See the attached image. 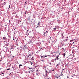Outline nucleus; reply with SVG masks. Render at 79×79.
Segmentation results:
<instances>
[{"mask_svg": "<svg viewBox=\"0 0 79 79\" xmlns=\"http://www.w3.org/2000/svg\"><path fill=\"white\" fill-rule=\"evenodd\" d=\"M63 71H64V69H63L62 70L61 72L59 73V76H64L63 74Z\"/></svg>", "mask_w": 79, "mask_h": 79, "instance_id": "nucleus-1", "label": "nucleus"}, {"mask_svg": "<svg viewBox=\"0 0 79 79\" xmlns=\"http://www.w3.org/2000/svg\"><path fill=\"white\" fill-rule=\"evenodd\" d=\"M58 57H59V55L57 56V57H56L55 59H54V60H58Z\"/></svg>", "mask_w": 79, "mask_h": 79, "instance_id": "nucleus-5", "label": "nucleus"}, {"mask_svg": "<svg viewBox=\"0 0 79 79\" xmlns=\"http://www.w3.org/2000/svg\"><path fill=\"white\" fill-rule=\"evenodd\" d=\"M31 60H34V57H32L31 59Z\"/></svg>", "mask_w": 79, "mask_h": 79, "instance_id": "nucleus-10", "label": "nucleus"}, {"mask_svg": "<svg viewBox=\"0 0 79 79\" xmlns=\"http://www.w3.org/2000/svg\"><path fill=\"white\" fill-rule=\"evenodd\" d=\"M9 64H10V65H11V64L10 63H9Z\"/></svg>", "mask_w": 79, "mask_h": 79, "instance_id": "nucleus-18", "label": "nucleus"}, {"mask_svg": "<svg viewBox=\"0 0 79 79\" xmlns=\"http://www.w3.org/2000/svg\"><path fill=\"white\" fill-rule=\"evenodd\" d=\"M14 65H13V66L12 67V68H13V69L15 68V67H14Z\"/></svg>", "mask_w": 79, "mask_h": 79, "instance_id": "nucleus-12", "label": "nucleus"}, {"mask_svg": "<svg viewBox=\"0 0 79 79\" xmlns=\"http://www.w3.org/2000/svg\"><path fill=\"white\" fill-rule=\"evenodd\" d=\"M25 56V58H26V56Z\"/></svg>", "mask_w": 79, "mask_h": 79, "instance_id": "nucleus-29", "label": "nucleus"}, {"mask_svg": "<svg viewBox=\"0 0 79 79\" xmlns=\"http://www.w3.org/2000/svg\"><path fill=\"white\" fill-rule=\"evenodd\" d=\"M3 39H4L6 41L7 40V39L5 37H3Z\"/></svg>", "mask_w": 79, "mask_h": 79, "instance_id": "nucleus-6", "label": "nucleus"}, {"mask_svg": "<svg viewBox=\"0 0 79 79\" xmlns=\"http://www.w3.org/2000/svg\"><path fill=\"white\" fill-rule=\"evenodd\" d=\"M58 64H57V66H58Z\"/></svg>", "mask_w": 79, "mask_h": 79, "instance_id": "nucleus-33", "label": "nucleus"}, {"mask_svg": "<svg viewBox=\"0 0 79 79\" xmlns=\"http://www.w3.org/2000/svg\"><path fill=\"white\" fill-rule=\"evenodd\" d=\"M47 73H48V72L47 71H46Z\"/></svg>", "mask_w": 79, "mask_h": 79, "instance_id": "nucleus-24", "label": "nucleus"}, {"mask_svg": "<svg viewBox=\"0 0 79 79\" xmlns=\"http://www.w3.org/2000/svg\"><path fill=\"white\" fill-rule=\"evenodd\" d=\"M32 63H31V65H32Z\"/></svg>", "mask_w": 79, "mask_h": 79, "instance_id": "nucleus-22", "label": "nucleus"}, {"mask_svg": "<svg viewBox=\"0 0 79 79\" xmlns=\"http://www.w3.org/2000/svg\"><path fill=\"white\" fill-rule=\"evenodd\" d=\"M46 32L47 33V34H48V31H46Z\"/></svg>", "mask_w": 79, "mask_h": 79, "instance_id": "nucleus-17", "label": "nucleus"}, {"mask_svg": "<svg viewBox=\"0 0 79 79\" xmlns=\"http://www.w3.org/2000/svg\"><path fill=\"white\" fill-rule=\"evenodd\" d=\"M10 5H9V8H10Z\"/></svg>", "mask_w": 79, "mask_h": 79, "instance_id": "nucleus-26", "label": "nucleus"}, {"mask_svg": "<svg viewBox=\"0 0 79 79\" xmlns=\"http://www.w3.org/2000/svg\"><path fill=\"white\" fill-rule=\"evenodd\" d=\"M7 70H10V69H7Z\"/></svg>", "mask_w": 79, "mask_h": 79, "instance_id": "nucleus-21", "label": "nucleus"}, {"mask_svg": "<svg viewBox=\"0 0 79 79\" xmlns=\"http://www.w3.org/2000/svg\"><path fill=\"white\" fill-rule=\"evenodd\" d=\"M75 16H76V15Z\"/></svg>", "mask_w": 79, "mask_h": 79, "instance_id": "nucleus-35", "label": "nucleus"}, {"mask_svg": "<svg viewBox=\"0 0 79 79\" xmlns=\"http://www.w3.org/2000/svg\"><path fill=\"white\" fill-rule=\"evenodd\" d=\"M32 56L31 55H29L28 57V58L29 59V60H31L32 58Z\"/></svg>", "mask_w": 79, "mask_h": 79, "instance_id": "nucleus-3", "label": "nucleus"}, {"mask_svg": "<svg viewBox=\"0 0 79 79\" xmlns=\"http://www.w3.org/2000/svg\"><path fill=\"white\" fill-rule=\"evenodd\" d=\"M28 52L29 55H31V54H32V51H28Z\"/></svg>", "mask_w": 79, "mask_h": 79, "instance_id": "nucleus-4", "label": "nucleus"}, {"mask_svg": "<svg viewBox=\"0 0 79 79\" xmlns=\"http://www.w3.org/2000/svg\"><path fill=\"white\" fill-rule=\"evenodd\" d=\"M8 41H9V40H8Z\"/></svg>", "mask_w": 79, "mask_h": 79, "instance_id": "nucleus-32", "label": "nucleus"}, {"mask_svg": "<svg viewBox=\"0 0 79 79\" xmlns=\"http://www.w3.org/2000/svg\"><path fill=\"white\" fill-rule=\"evenodd\" d=\"M27 31H28V30H27Z\"/></svg>", "mask_w": 79, "mask_h": 79, "instance_id": "nucleus-28", "label": "nucleus"}, {"mask_svg": "<svg viewBox=\"0 0 79 79\" xmlns=\"http://www.w3.org/2000/svg\"><path fill=\"white\" fill-rule=\"evenodd\" d=\"M37 26H38L36 27V28H37L38 27H39V26H40V22H39L38 24H37Z\"/></svg>", "mask_w": 79, "mask_h": 79, "instance_id": "nucleus-7", "label": "nucleus"}, {"mask_svg": "<svg viewBox=\"0 0 79 79\" xmlns=\"http://www.w3.org/2000/svg\"><path fill=\"white\" fill-rule=\"evenodd\" d=\"M4 74V73H2V74Z\"/></svg>", "mask_w": 79, "mask_h": 79, "instance_id": "nucleus-19", "label": "nucleus"}, {"mask_svg": "<svg viewBox=\"0 0 79 79\" xmlns=\"http://www.w3.org/2000/svg\"><path fill=\"white\" fill-rule=\"evenodd\" d=\"M72 41H73V40H70V42H71Z\"/></svg>", "mask_w": 79, "mask_h": 79, "instance_id": "nucleus-15", "label": "nucleus"}, {"mask_svg": "<svg viewBox=\"0 0 79 79\" xmlns=\"http://www.w3.org/2000/svg\"><path fill=\"white\" fill-rule=\"evenodd\" d=\"M64 79H65V78H64Z\"/></svg>", "mask_w": 79, "mask_h": 79, "instance_id": "nucleus-34", "label": "nucleus"}, {"mask_svg": "<svg viewBox=\"0 0 79 79\" xmlns=\"http://www.w3.org/2000/svg\"><path fill=\"white\" fill-rule=\"evenodd\" d=\"M9 79L8 78H7V79Z\"/></svg>", "mask_w": 79, "mask_h": 79, "instance_id": "nucleus-25", "label": "nucleus"}, {"mask_svg": "<svg viewBox=\"0 0 79 79\" xmlns=\"http://www.w3.org/2000/svg\"><path fill=\"white\" fill-rule=\"evenodd\" d=\"M63 45H62V47H63Z\"/></svg>", "mask_w": 79, "mask_h": 79, "instance_id": "nucleus-23", "label": "nucleus"}, {"mask_svg": "<svg viewBox=\"0 0 79 79\" xmlns=\"http://www.w3.org/2000/svg\"><path fill=\"white\" fill-rule=\"evenodd\" d=\"M29 63H31L32 62L30 61L29 62Z\"/></svg>", "mask_w": 79, "mask_h": 79, "instance_id": "nucleus-20", "label": "nucleus"}, {"mask_svg": "<svg viewBox=\"0 0 79 79\" xmlns=\"http://www.w3.org/2000/svg\"><path fill=\"white\" fill-rule=\"evenodd\" d=\"M23 66V65L20 64L19 65V67H20V66Z\"/></svg>", "mask_w": 79, "mask_h": 79, "instance_id": "nucleus-13", "label": "nucleus"}, {"mask_svg": "<svg viewBox=\"0 0 79 79\" xmlns=\"http://www.w3.org/2000/svg\"><path fill=\"white\" fill-rule=\"evenodd\" d=\"M25 14H26V13L25 12Z\"/></svg>", "mask_w": 79, "mask_h": 79, "instance_id": "nucleus-30", "label": "nucleus"}, {"mask_svg": "<svg viewBox=\"0 0 79 79\" xmlns=\"http://www.w3.org/2000/svg\"><path fill=\"white\" fill-rule=\"evenodd\" d=\"M55 77H56V79H58V78H59V77H58L57 76H55Z\"/></svg>", "mask_w": 79, "mask_h": 79, "instance_id": "nucleus-9", "label": "nucleus"}, {"mask_svg": "<svg viewBox=\"0 0 79 79\" xmlns=\"http://www.w3.org/2000/svg\"><path fill=\"white\" fill-rule=\"evenodd\" d=\"M42 61H44V60H42Z\"/></svg>", "mask_w": 79, "mask_h": 79, "instance_id": "nucleus-27", "label": "nucleus"}, {"mask_svg": "<svg viewBox=\"0 0 79 79\" xmlns=\"http://www.w3.org/2000/svg\"><path fill=\"white\" fill-rule=\"evenodd\" d=\"M53 29L54 31H55L56 30V28H54Z\"/></svg>", "mask_w": 79, "mask_h": 79, "instance_id": "nucleus-14", "label": "nucleus"}, {"mask_svg": "<svg viewBox=\"0 0 79 79\" xmlns=\"http://www.w3.org/2000/svg\"><path fill=\"white\" fill-rule=\"evenodd\" d=\"M47 56H41V58H45V57H47Z\"/></svg>", "mask_w": 79, "mask_h": 79, "instance_id": "nucleus-8", "label": "nucleus"}, {"mask_svg": "<svg viewBox=\"0 0 79 79\" xmlns=\"http://www.w3.org/2000/svg\"><path fill=\"white\" fill-rule=\"evenodd\" d=\"M65 55H66L65 54V53H64V54H63V55H64V56H65Z\"/></svg>", "mask_w": 79, "mask_h": 79, "instance_id": "nucleus-16", "label": "nucleus"}, {"mask_svg": "<svg viewBox=\"0 0 79 79\" xmlns=\"http://www.w3.org/2000/svg\"><path fill=\"white\" fill-rule=\"evenodd\" d=\"M29 68V69L30 70V71H29V73H32V72L34 71V70L32 69L31 68Z\"/></svg>", "mask_w": 79, "mask_h": 79, "instance_id": "nucleus-2", "label": "nucleus"}, {"mask_svg": "<svg viewBox=\"0 0 79 79\" xmlns=\"http://www.w3.org/2000/svg\"><path fill=\"white\" fill-rule=\"evenodd\" d=\"M13 66H14L13 65L11 64V65H10V67H12Z\"/></svg>", "mask_w": 79, "mask_h": 79, "instance_id": "nucleus-11", "label": "nucleus"}, {"mask_svg": "<svg viewBox=\"0 0 79 79\" xmlns=\"http://www.w3.org/2000/svg\"><path fill=\"white\" fill-rule=\"evenodd\" d=\"M62 35H63V34H62Z\"/></svg>", "mask_w": 79, "mask_h": 79, "instance_id": "nucleus-31", "label": "nucleus"}]
</instances>
